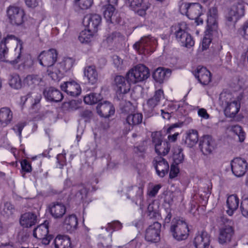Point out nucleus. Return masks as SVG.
<instances>
[{
	"mask_svg": "<svg viewBox=\"0 0 248 248\" xmlns=\"http://www.w3.org/2000/svg\"><path fill=\"white\" fill-rule=\"evenodd\" d=\"M97 111L101 117L108 118L114 114L115 109L110 103L105 102L98 105Z\"/></svg>",
	"mask_w": 248,
	"mask_h": 248,
	"instance_id": "a878e982",
	"label": "nucleus"
},
{
	"mask_svg": "<svg viewBox=\"0 0 248 248\" xmlns=\"http://www.w3.org/2000/svg\"><path fill=\"white\" fill-rule=\"evenodd\" d=\"M104 16L108 20L112 22V17L114 16L115 9L113 5L108 4L104 6Z\"/></svg>",
	"mask_w": 248,
	"mask_h": 248,
	"instance_id": "79ce46f5",
	"label": "nucleus"
},
{
	"mask_svg": "<svg viewBox=\"0 0 248 248\" xmlns=\"http://www.w3.org/2000/svg\"><path fill=\"white\" fill-rule=\"evenodd\" d=\"M96 34V33L85 28L80 32L78 39L82 44H89L93 40Z\"/></svg>",
	"mask_w": 248,
	"mask_h": 248,
	"instance_id": "2f4dec72",
	"label": "nucleus"
},
{
	"mask_svg": "<svg viewBox=\"0 0 248 248\" xmlns=\"http://www.w3.org/2000/svg\"><path fill=\"white\" fill-rule=\"evenodd\" d=\"M199 140L197 130L190 129L186 133L185 143L189 147H192L196 144Z\"/></svg>",
	"mask_w": 248,
	"mask_h": 248,
	"instance_id": "72a5a7b5",
	"label": "nucleus"
},
{
	"mask_svg": "<svg viewBox=\"0 0 248 248\" xmlns=\"http://www.w3.org/2000/svg\"><path fill=\"white\" fill-rule=\"evenodd\" d=\"M240 209L242 215L245 217H248V198L243 199Z\"/></svg>",
	"mask_w": 248,
	"mask_h": 248,
	"instance_id": "8fccbe9b",
	"label": "nucleus"
},
{
	"mask_svg": "<svg viewBox=\"0 0 248 248\" xmlns=\"http://www.w3.org/2000/svg\"><path fill=\"white\" fill-rule=\"evenodd\" d=\"M80 103V102L76 100H71L64 103L62 105V108L64 110L69 111L76 110L79 108Z\"/></svg>",
	"mask_w": 248,
	"mask_h": 248,
	"instance_id": "c03bdc74",
	"label": "nucleus"
},
{
	"mask_svg": "<svg viewBox=\"0 0 248 248\" xmlns=\"http://www.w3.org/2000/svg\"><path fill=\"white\" fill-rule=\"evenodd\" d=\"M170 74L171 71L170 69L159 67L153 73V77L156 82L162 83L166 78L170 76Z\"/></svg>",
	"mask_w": 248,
	"mask_h": 248,
	"instance_id": "c756f323",
	"label": "nucleus"
},
{
	"mask_svg": "<svg viewBox=\"0 0 248 248\" xmlns=\"http://www.w3.org/2000/svg\"><path fill=\"white\" fill-rule=\"evenodd\" d=\"M194 75L202 85H208L211 81V73L206 67L199 66L195 71Z\"/></svg>",
	"mask_w": 248,
	"mask_h": 248,
	"instance_id": "412c9836",
	"label": "nucleus"
},
{
	"mask_svg": "<svg viewBox=\"0 0 248 248\" xmlns=\"http://www.w3.org/2000/svg\"><path fill=\"white\" fill-rule=\"evenodd\" d=\"M78 225V219L77 217L74 215H69L67 216L63 222V227L69 232L75 231Z\"/></svg>",
	"mask_w": 248,
	"mask_h": 248,
	"instance_id": "c85d7f7f",
	"label": "nucleus"
},
{
	"mask_svg": "<svg viewBox=\"0 0 248 248\" xmlns=\"http://www.w3.org/2000/svg\"><path fill=\"white\" fill-rule=\"evenodd\" d=\"M113 62L115 66L119 68L121 67L123 64V61L118 56H115L113 57Z\"/></svg>",
	"mask_w": 248,
	"mask_h": 248,
	"instance_id": "680f3d73",
	"label": "nucleus"
},
{
	"mask_svg": "<svg viewBox=\"0 0 248 248\" xmlns=\"http://www.w3.org/2000/svg\"><path fill=\"white\" fill-rule=\"evenodd\" d=\"M157 45V41L155 38L147 36L141 38L133 46L139 54L146 55L153 52Z\"/></svg>",
	"mask_w": 248,
	"mask_h": 248,
	"instance_id": "20e7f679",
	"label": "nucleus"
},
{
	"mask_svg": "<svg viewBox=\"0 0 248 248\" xmlns=\"http://www.w3.org/2000/svg\"><path fill=\"white\" fill-rule=\"evenodd\" d=\"M48 223L45 221L44 223L37 226L33 231V235L36 238L41 240L43 244L48 245L51 237L48 235Z\"/></svg>",
	"mask_w": 248,
	"mask_h": 248,
	"instance_id": "f8f14e48",
	"label": "nucleus"
},
{
	"mask_svg": "<svg viewBox=\"0 0 248 248\" xmlns=\"http://www.w3.org/2000/svg\"><path fill=\"white\" fill-rule=\"evenodd\" d=\"M186 24L181 23L172 27V31L174 30L176 39L181 42L183 46L188 47L194 45V41L191 36L185 31Z\"/></svg>",
	"mask_w": 248,
	"mask_h": 248,
	"instance_id": "423d86ee",
	"label": "nucleus"
},
{
	"mask_svg": "<svg viewBox=\"0 0 248 248\" xmlns=\"http://www.w3.org/2000/svg\"><path fill=\"white\" fill-rule=\"evenodd\" d=\"M84 75L88 82L91 84H94L98 81V74L95 66H86L84 69Z\"/></svg>",
	"mask_w": 248,
	"mask_h": 248,
	"instance_id": "bb28decb",
	"label": "nucleus"
},
{
	"mask_svg": "<svg viewBox=\"0 0 248 248\" xmlns=\"http://www.w3.org/2000/svg\"><path fill=\"white\" fill-rule=\"evenodd\" d=\"M76 1L81 9H87L91 6L93 0H76Z\"/></svg>",
	"mask_w": 248,
	"mask_h": 248,
	"instance_id": "09e8293b",
	"label": "nucleus"
},
{
	"mask_svg": "<svg viewBox=\"0 0 248 248\" xmlns=\"http://www.w3.org/2000/svg\"><path fill=\"white\" fill-rule=\"evenodd\" d=\"M48 208L52 217L56 219L61 218L66 212V206L61 202H52Z\"/></svg>",
	"mask_w": 248,
	"mask_h": 248,
	"instance_id": "6ab92c4d",
	"label": "nucleus"
},
{
	"mask_svg": "<svg viewBox=\"0 0 248 248\" xmlns=\"http://www.w3.org/2000/svg\"><path fill=\"white\" fill-rule=\"evenodd\" d=\"M23 128V125H22L21 124H18L14 127V130L17 129L19 132V135H21Z\"/></svg>",
	"mask_w": 248,
	"mask_h": 248,
	"instance_id": "774afa93",
	"label": "nucleus"
},
{
	"mask_svg": "<svg viewBox=\"0 0 248 248\" xmlns=\"http://www.w3.org/2000/svg\"><path fill=\"white\" fill-rule=\"evenodd\" d=\"M179 168L177 164H172L170 166L169 177L170 179H173L177 176L179 173Z\"/></svg>",
	"mask_w": 248,
	"mask_h": 248,
	"instance_id": "603ef678",
	"label": "nucleus"
},
{
	"mask_svg": "<svg viewBox=\"0 0 248 248\" xmlns=\"http://www.w3.org/2000/svg\"><path fill=\"white\" fill-rule=\"evenodd\" d=\"M186 10L187 16L191 19L195 20L197 25L203 23V19L200 18L202 14V6L198 3H183L181 8Z\"/></svg>",
	"mask_w": 248,
	"mask_h": 248,
	"instance_id": "0eeeda50",
	"label": "nucleus"
},
{
	"mask_svg": "<svg viewBox=\"0 0 248 248\" xmlns=\"http://www.w3.org/2000/svg\"><path fill=\"white\" fill-rule=\"evenodd\" d=\"M211 42V39L209 37H204L202 41V49H206Z\"/></svg>",
	"mask_w": 248,
	"mask_h": 248,
	"instance_id": "052dcab7",
	"label": "nucleus"
},
{
	"mask_svg": "<svg viewBox=\"0 0 248 248\" xmlns=\"http://www.w3.org/2000/svg\"><path fill=\"white\" fill-rule=\"evenodd\" d=\"M58 53L56 49H50L44 51L39 56L40 63L43 66L49 67L53 66L57 61Z\"/></svg>",
	"mask_w": 248,
	"mask_h": 248,
	"instance_id": "9b49d317",
	"label": "nucleus"
},
{
	"mask_svg": "<svg viewBox=\"0 0 248 248\" xmlns=\"http://www.w3.org/2000/svg\"><path fill=\"white\" fill-rule=\"evenodd\" d=\"M101 22V17L97 14L87 15L84 19L85 28L97 33Z\"/></svg>",
	"mask_w": 248,
	"mask_h": 248,
	"instance_id": "f3484780",
	"label": "nucleus"
},
{
	"mask_svg": "<svg viewBox=\"0 0 248 248\" xmlns=\"http://www.w3.org/2000/svg\"><path fill=\"white\" fill-rule=\"evenodd\" d=\"M178 135H179L178 133H175L172 135H169L168 137V139L170 141L174 142L176 140Z\"/></svg>",
	"mask_w": 248,
	"mask_h": 248,
	"instance_id": "0e129e2a",
	"label": "nucleus"
},
{
	"mask_svg": "<svg viewBox=\"0 0 248 248\" xmlns=\"http://www.w3.org/2000/svg\"><path fill=\"white\" fill-rule=\"evenodd\" d=\"M162 186L160 184L156 185L152 187L148 191V194L149 196L154 197L158 193V190L161 188Z\"/></svg>",
	"mask_w": 248,
	"mask_h": 248,
	"instance_id": "6e6d98bb",
	"label": "nucleus"
},
{
	"mask_svg": "<svg viewBox=\"0 0 248 248\" xmlns=\"http://www.w3.org/2000/svg\"><path fill=\"white\" fill-rule=\"evenodd\" d=\"M238 33L245 40H248V20H247L238 29Z\"/></svg>",
	"mask_w": 248,
	"mask_h": 248,
	"instance_id": "de8ad7c7",
	"label": "nucleus"
},
{
	"mask_svg": "<svg viewBox=\"0 0 248 248\" xmlns=\"http://www.w3.org/2000/svg\"><path fill=\"white\" fill-rule=\"evenodd\" d=\"M130 9L138 15L143 16L148 9L147 3L144 0H128Z\"/></svg>",
	"mask_w": 248,
	"mask_h": 248,
	"instance_id": "4be33fe9",
	"label": "nucleus"
},
{
	"mask_svg": "<svg viewBox=\"0 0 248 248\" xmlns=\"http://www.w3.org/2000/svg\"><path fill=\"white\" fill-rule=\"evenodd\" d=\"M163 95V90H157L155 92L154 96L148 100L147 105L151 108H154L158 104L161 98Z\"/></svg>",
	"mask_w": 248,
	"mask_h": 248,
	"instance_id": "ea45409f",
	"label": "nucleus"
},
{
	"mask_svg": "<svg viewBox=\"0 0 248 248\" xmlns=\"http://www.w3.org/2000/svg\"><path fill=\"white\" fill-rule=\"evenodd\" d=\"M244 14V6L241 3H238L236 5H233L230 11V15L231 16L239 17L243 16Z\"/></svg>",
	"mask_w": 248,
	"mask_h": 248,
	"instance_id": "58836bf2",
	"label": "nucleus"
},
{
	"mask_svg": "<svg viewBox=\"0 0 248 248\" xmlns=\"http://www.w3.org/2000/svg\"><path fill=\"white\" fill-rule=\"evenodd\" d=\"M239 205V198L236 195L229 196L227 200V206L228 209L227 213L229 216H232Z\"/></svg>",
	"mask_w": 248,
	"mask_h": 248,
	"instance_id": "7c9ffc66",
	"label": "nucleus"
},
{
	"mask_svg": "<svg viewBox=\"0 0 248 248\" xmlns=\"http://www.w3.org/2000/svg\"><path fill=\"white\" fill-rule=\"evenodd\" d=\"M13 43L16 44V47L14 51L11 52L10 53L6 56L7 59L6 62H9L14 65L21 61L23 46L22 41L16 37V40L13 41Z\"/></svg>",
	"mask_w": 248,
	"mask_h": 248,
	"instance_id": "4468645a",
	"label": "nucleus"
},
{
	"mask_svg": "<svg viewBox=\"0 0 248 248\" xmlns=\"http://www.w3.org/2000/svg\"><path fill=\"white\" fill-rule=\"evenodd\" d=\"M56 248H72L71 239L67 235H58L55 239Z\"/></svg>",
	"mask_w": 248,
	"mask_h": 248,
	"instance_id": "473e14b6",
	"label": "nucleus"
},
{
	"mask_svg": "<svg viewBox=\"0 0 248 248\" xmlns=\"http://www.w3.org/2000/svg\"><path fill=\"white\" fill-rule=\"evenodd\" d=\"M44 93L46 98L51 101L59 102L63 98V95L60 91L52 88L45 91Z\"/></svg>",
	"mask_w": 248,
	"mask_h": 248,
	"instance_id": "f704fd0d",
	"label": "nucleus"
},
{
	"mask_svg": "<svg viewBox=\"0 0 248 248\" xmlns=\"http://www.w3.org/2000/svg\"><path fill=\"white\" fill-rule=\"evenodd\" d=\"M152 136L155 153L160 156L167 155L170 150V144L168 142H162L161 135L159 132L153 133Z\"/></svg>",
	"mask_w": 248,
	"mask_h": 248,
	"instance_id": "6e6552de",
	"label": "nucleus"
},
{
	"mask_svg": "<svg viewBox=\"0 0 248 248\" xmlns=\"http://www.w3.org/2000/svg\"><path fill=\"white\" fill-rule=\"evenodd\" d=\"M92 115V112L88 110L83 111L81 114V116L84 118H89Z\"/></svg>",
	"mask_w": 248,
	"mask_h": 248,
	"instance_id": "69168bd1",
	"label": "nucleus"
},
{
	"mask_svg": "<svg viewBox=\"0 0 248 248\" xmlns=\"http://www.w3.org/2000/svg\"><path fill=\"white\" fill-rule=\"evenodd\" d=\"M58 161V167L60 169H62L64 166L66 164V160L65 156L62 154H59L57 157Z\"/></svg>",
	"mask_w": 248,
	"mask_h": 248,
	"instance_id": "5fc2aeb1",
	"label": "nucleus"
},
{
	"mask_svg": "<svg viewBox=\"0 0 248 248\" xmlns=\"http://www.w3.org/2000/svg\"><path fill=\"white\" fill-rule=\"evenodd\" d=\"M13 113L11 109L7 107L2 108L0 109V122L4 126L7 125L12 121Z\"/></svg>",
	"mask_w": 248,
	"mask_h": 248,
	"instance_id": "c9c22d12",
	"label": "nucleus"
},
{
	"mask_svg": "<svg viewBox=\"0 0 248 248\" xmlns=\"http://www.w3.org/2000/svg\"><path fill=\"white\" fill-rule=\"evenodd\" d=\"M61 88L67 94L73 97L78 96L81 92L80 85L75 81L63 82L61 85Z\"/></svg>",
	"mask_w": 248,
	"mask_h": 248,
	"instance_id": "dca6fc26",
	"label": "nucleus"
},
{
	"mask_svg": "<svg viewBox=\"0 0 248 248\" xmlns=\"http://www.w3.org/2000/svg\"><path fill=\"white\" fill-rule=\"evenodd\" d=\"M200 148L204 155L211 154L214 149V140L209 135L202 136L200 141Z\"/></svg>",
	"mask_w": 248,
	"mask_h": 248,
	"instance_id": "5701e85b",
	"label": "nucleus"
},
{
	"mask_svg": "<svg viewBox=\"0 0 248 248\" xmlns=\"http://www.w3.org/2000/svg\"><path fill=\"white\" fill-rule=\"evenodd\" d=\"M161 115L162 117L165 119L169 120L171 117L170 114L168 112H165L164 110L162 109L161 110Z\"/></svg>",
	"mask_w": 248,
	"mask_h": 248,
	"instance_id": "338daca9",
	"label": "nucleus"
},
{
	"mask_svg": "<svg viewBox=\"0 0 248 248\" xmlns=\"http://www.w3.org/2000/svg\"><path fill=\"white\" fill-rule=\"evenodd\" d=\"M248 166L246 160L239 157L234 158L231 162L232 172L237 177L242 176L245 174Z\"/></svg>",
	"mask_w": 248,
	"mask_h": 248,
	"instance_id": "ddd939ff",
	"label": "nucleus"
},
{
	"mask_svg": "<svg viewBox=\"0 0 248 248\" xmlns=\"http://www.w3.org/2000/svg\"><path fill=\"white\" fill-rule=\"evenodd\" d=\"M198 114L201 118L204 119H208L209 118V114L207 110L203 108H199L198 110Z\"/></svg>",
	"mask_w": 248,
	"mask_h": 248,
	"instance_id": "13d9d810",
	"label": "nucleus"
},
{
	"mask_svg": "<svg viewBox=\"0 0 248 248\" xmlns=\"http://www.w3.org/2000/svg\"><path fill=\"white\" fill-rule=\"evenodd\" d=\"M234 131H239V134L238 135L239 137V140L241 142H243L245 139V133L242 131V129L241 126L238 125H235L233 127Z\"/></svg>",
	"mask_w": 248,
	"mask_h": 248,
	"instance_id": "4d7b16f0",
	"label": "nucleus"
},
{
	"mask_svg": "<svg viewBox=\"0 0 248 248\" xmlns=\"http://www.w3.org/2000/svg\"><path fill=\"white\" fill-rule=\"evenodd\" d=\"M182 149L179 146L175 147L173 149V159L175 164H179L184 160V155Z\"/></svg>",
	"mask_w": 248,
	"mask_h": 248,
	"instance_id": "37998d69",
	"label": "nucleus"
},
{
	"mask_svg": "<svg viewBox=\"0 0 248 248\" xmlns=\"http://www.w3.org/2000/svg\"><path fill=\"white\" fill-rule=\"evenodd\" d=\"M170 231L173 237L178 241L186 239L189 234L187 223L180 219L175 218L172 220Z\"/></svg>",
	"mask_w": 248,
	"mask_h": 248,
	"instance_id": "7ed1b4c3",
	"label": "nucleus"
},
{
	"mask_svg": "<svg viewBox=\"0 0 248 248\" xmlns=\"http://www.w3.org/2000/svg\"><path fill=\"white\" fill-rule=\"evenodd\" d=\"M220 99L224 108V112L226 116L234 117L238 112L240 108V102L234 99L232 94L222 93Z\"/></svg>",
	"mask_w": 248,
	"mask_h": 248,
	"instance_id": "f03ea898",
	"label": "nucleus"
},
{
	"mask_svg": "<svg viewBox=\"0 0 248 248\" xmlns=\"http://www.w3.org/2000/svg\"><path fill=\"white\" fill-rule=\"evenodd\" d=\"M21 166L22 172H31L32 168L31 163L26 159L23 160L21 163Z\"/></svg>",
	"mask_w": 248,
	"mask_h": 248,
	"instance_id": "3c124183",
	"label": "nucleus"
},
{
	"mask_svg": "<svg viewBox=\"0 0 248 248\" xmlns=\"http://www.w3.org/2000/svg\"><path fill=\"white\" fill-rule=\"evenodd\" d=\"M234 234V229L231 221L221 227L219 230L218 242L221 244H227L231 242Z\"/></svg>",
	"mask_w": 248,
	"mask_h": 248,
	"instance_id": "1a4fd4ad",
	"label": "nucleus"
},
{
	"mask_svg": "<svg viewBox=\"0 0 248 248\" xmlns=\"http://www.w3.org/2000/svg\"><path fill=\"white\" fill-rule=\"evenodd\" d=\"M210 242V236L206 232L198 233L194 239V245L196 248H208Z\"/></svg>",
	"mask_w": 248,
	"mask_h": 248,
	"instance_id": "b1692460",
	"label": "nucleus"
},
{
	"mask_svg": "<svg viewBox=\"0 0 248 248\" xmlns=\"http://www.w3.org/2000/svg\"><path fill=\"white\" fill-rule=\"evenodd\" d=\"M38 1L39 0H25V2L28 6L35 7L37 5Z\"/></svg>",
	"mask_w": 248,
	"mask_h": 248,
	"instance_id": "e2e57ef3",
	"label": "nucleus"
},
{
	"mask_svg": "<svg viewBox=\"0 0 248 248\" xmlns=\"http://www.w3.org/2000/svg\"><path fill=\"white\" fill-rule=\"evenodd\" d=\"M28 96L29 97L31 98L33 106L38 104L42 98L41 94L39 93H33L28 94Z\"/></svg>",
	"mask_w": 248,
	"mask_h": 248,
	"instance_id": "864d4df0",
	"label": "nucleus"
},
{
	"mask_svg": "<svg viewBox=\"0 0 248 248\" xmlns=\"http://www.w3.org/2000/svg\"><path fill=\"white\" fill-rule=\"evenodd\" d=\"M102 99L100 94L91 93L84 96V102L89 105H93L97 103Z\"/></svg>",
	"mask_w": 248,
	"mask_h": 248,
	"instance_id": "a19ab883",
	"label": "nucleus"
},
{
	"mask_svg": "<svg viewBox=\"0 0 248 248\" xmlns=\"http://www.w3.org/2000/svg\"><path fill=\"white\" fill-rule=\"evenodd\" d=\"M47 72L48 75L54 80L57 79L59 78L61 73L58 65L51 66L48 67Z\"/></svg>",
	"mask_w": 248,
	"mask_h": 248,
	"instance_id": "49530a36",
	"label": "nucleus"
},
{
	"mask_svg": "<svg viewBox=\"0 0 248 248\" xmlns=\"http://www.w3.org/2000/svg\"><path fill=\"white\" fill-rule=\"evenodd\" d=\"M142 120V115L141 113L129 114L126 118L127 124L131 126L140 124Z\"/></svg>",
	"mask_w": 248,
	"mask_h": 248,
	"instance_id": "4c0bfd02",
	"label": "nucleus"
},
{
	"mask_svg": "<svg viewBox=\"0 0 248 248\" xmlns=\"http://www.w3.org/2000/svg\"><path fill=\"white\" fill-rule=\"evenodd\" d=\"M131 84L128 82H126L123 76H117L114 78V89L119 94H125L128 93L130 90Z\"/></svg>",
	"mask_w": 248,
	"mask_h": 248,
	"instance_id": "aec40b11",
	"label": "nucleus"
},
{
	"mask_svg": "<svg viewBox=\"0 0 248 248\" xmlns=\"http://www.w3.org/2000/svg\"><path fill=\"white\" fill-rule=\"evenodd\" d=\"M42 79L38 75H30L27 76L24 79L23 83L25 85L33 88L38 85Z\"/></svg>",
	"mask_w": 248,
	"mask_h": 248,
	"instance_id": "e433bc0d",
	"label": "nucleus"
},
{
	"mask_svg": "<svg viewBox=\"0 0 248 248\" xmlns=\"http://www.w3.org/2000/svg\"><path fill=\"white\" fill-rule=\"evenodd\" d=\"M149 76V68L142 64H138L134 66L126 74L127 82L132 84L144 81Z\"/></svg>",
	"mask_w": 248,
	"mask_h": 248,
	"instance_id": "f257e3e1",
	"label": "nucleus"
},
{
	"mask_svg": "<svg viewBox=\"0 0 248 248\" xmlns=\"http://www.w3.org/2000/svg\"><path fill=\"white\" fill-rule=\"evenodd\" d=\"M217 7L210 8L207 13V31L211 33L214 31H217L218 29L217 23Z\"/></svg>",
	"mask_w": 248,
	"mask_h": 248,
	"instance_id": "2eb2a0df",
	"label": "nucleus"
},
{
	"mask_svg": "<svg viewBox=\"0 0 248 248\" xmlns=\"http://www.w3.org/2000/svg\"><path fill=\"white\" fill-rule=\"evenodd\" d=\"M16 40V36L13 35H8L1 40L0 43V59L2 61H6L8 55V48L6 45L10 42Z\"/></svg>",
	"mask_w": 248,
	"mask_h": 248,
	"instance_id": "cd10ccee",
	"label": "nucleus"
},
{
	"mask_svg": "<svg viewBox=\"0 0 248 248\" xmlns=\"http://www.w3.org/2000/svg\"><path fill=\"white\" fill-rule=\"evenodd\" d=\"M9 85L14 89H18L21 88L22 83L19 75L17 74L11 75L9 80Z\"/></svg>",
	"mask_w": 248,
	"mask_h": 248,
	"instance_id": "a18cd8bd",
	"label": "nucleus"
},
{
	"mask_svg": "<svg viewBox=\"0 0 248 248\" xmlns=\"http://www.w3.org/2000/svg\"><path fill=\"white\" fill-rule=\"evenodd\" d=\"M153 165L156 170L157 175L160 177H163L168 172L169 165L164 158L157 156L154 158L153 161Z\"/></svg>",
	"mask_w": 248,
	"mask_h": 248,
	"instance_id": "a211bd4d",
	"label": "nucleus"
},
{
	"mask_svg": "<svg viewBox=\"0 0 248 248\" xmlns=\"http://www.w3.org/2000/svg\"><path fill=\"white\" fill-rule=\"evenodd\" d=\"M108 226L114 230H119L122 228V224L118 221H115L109 223Z\"/></svg>",
	"mask_w": 248,
	"mask_h": 248,
	"instance_id": "bf43d9fd",
	"label": "nucleus"
},
{
	"mask_svg": "<svg viewBox=\"0 0 248 248\" xmlns=\"http://www.w3.org/2000/svg\"><path fill=\"white\" fill-rule=\"evenodd\" d=\"M6 15L9 23L12 25L19 26L24 22L25 13L20 7L10 5L6 9Z\"/></svg>",
	"mask_w": 248,
	"mask_h": 248,
	"instance_id": "39448f33",
	"label": "nucleus"
},
{
	"mask_svg": "<svg viewBox=\"0 0 248 248\" xmlns=\"http://www.w3.org/2000/svg\"><path fill=\"white\" fill-rule=\"evenodd\" d=\"M37 221V216L32 212H27L21 215L19 222L24 228H30L34 225Z\"/></svg>",
	"mask_w": 248,
	"mask_h": 248,
	"instance_id": "393cba45",
	"label": "nucleus"
},
{
	"mask_svg": "<svg viewBox=\"0 0 248 248\" xmlns=\"http://www.w3.org/2000/svg\"><path fill=\"white\" fill-rule=\"evenodd\" d=\"M161 225L158 222H155L146 230L145 240L150 243H156L160 239Z\"/></svg>",
	"mask_w": 248,
	"mask_h": 248,
	"instance_id": "9d476101",
	"label": "nucleus"
}]
</instances>
